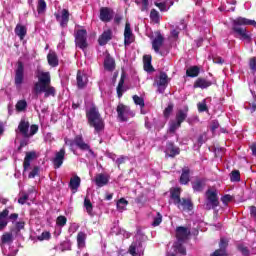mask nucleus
<instances>
[{"instance_id": "nucleus-4", "label": "nucleus", "mask_w": 256, "mask_h": 256, "mask_svg": "<svg viewBox=\"0 0 256 256\" xmlns=\"http://www.w3.org/2000/svg\"><path fill=\"white\" fill-rule=\"evenodd\" d=\"M116 113L117 119L118 121H121V123H125L129 121V119H133V117H135V112L131 110V107L123 103L118 104L116 108Z\"/></svg>"}, {"instance_id": "nucleus-48", "label": "nucleus", "mask_w": 256, "mask_h": 256, "mask_svg": "<svg viewBox=\"0 0 256 256\" xmlns=\"http://www.w3.org/2000/svg\"><path fill=\"white\" fill-rule=\"evenodd\" d=\"M135 2L141 6V11H147L149 9V0H136Z\"/></svg>"}, {"instance_id": "nucleus-54", "label": "nucleus", "mask_w": 256, "mask_h": 256, "mask_svg": "<svg viewBox=\"0 0 256 256\" xmlns=\"http://www.w3.org/2000/svg\"><path fill=\"white\" fill-rule=\"evenodd\" d=\"M197 107H198V111L200 113H203V112L207 111V102H206V100H203L202 102L198 103Z\"/></svg>"}, {"instance_id": "nucleus-8", "label": "nucleus", "mask_w": 256, "mask_h": 256, "mask_svg": "<svg viewBox=\"0 0 256 256\" xmlns=\"http://www.w3.org/2000/svg\"><path fill=\"white\" fill-rule=\"evenodd\" d=\"M167 85H169V76H167L165 72H160V74L155 77L154 86L158 88L160 93H165Z\"/></svg>"}, {"instance_id": "nucleus-9", "label": "nucleus", "mask_w": 256, "mask_h": 256, "mask_svg": "<svg viewBox=\"0 0 256 256\" xmlns=\"http://www.w3.org/2000/svg\"><path fill=\"white\" fill-rule=\"evenodd\" d=\"M75 43L76 47L79 49H87V30L81 29L78 30L75 34Z\"/></svg>"}, {"instance_id": "nucleus-29", "label": "nucleus", "mask_w": 256, "mask_h": 256, "mask_svg": "<svg viewBox=\"0 0 256 256\" xmlns=\"http://www.w3.org/2000/svg\"><path fill=\"white\" fill-rule=\"evenodd\" d=\"M189 111V108L187 106L184 107L183 110H178L176 113V121L179 122L180 124L187 119V113Z\"/></svg>"}, {"instance_id": "nucleus-24", "label": "nucleus", "mask_w": 256, "mask_h": 256, "mask_svg": "<svg viewBox=\"0 0 256 256\" xmlns=\"http://www.w3.org/2000/svg\"><path fill=\"white\" fill-rule=\"evenodd\" d=\"M211 85V81L203 78H198L194 83V89H207V87H211Z\"/></svg>"}, {"instance_id": "nucleus-57", "label": "nucleus", "mask_w": 256, "mask_h": 256, "mask_svg": "<svg viewBox=\"0 0 256 256\" xmlns=\"http://www.w3.org/2000/svg\"><path fill=\"white\" fill-rule=\"evenodd\" d=\"M249 67H250L253 75H255V73H256V57H253L250 59Z\"/></svg>"}, {"instance_id": "nucleus-19", "label": "nucleus", "mask_w": 256, "mask_h": 256, "mask_svg": "<svg viewBox=\"0 0 256 256\" xmlns=\"http://www.w3.org/2000/svg\"><path fill=\"white\" fill-rule=\"evenodd\" d=\"M176 205L180 211H191L193 209V203L189 199H180V202H177Z\"/></svg>"}, {"instance_id": "nucleus-41", "label": "nucleus", "mask_w": 256, "mask_h": 256, "mask_svg": "<svg viewBox=\"0 0 256 256\" xmlns=\"http://www.w3.org/2000/svg\"><path fill=\"white\" fill-rule=\"evenodd\" d=\"M127 205H129V202L125 198H121L117 202L118 211H120V212L125 211V209L127 208Z\"/></svg>"}, {"instance_id": "nucleus-27", "label": "nucleus", "mask_w": 256, "mask_h": 256, "mask_svg": "<svg viewBox=\"0 0 256 256\" xmlns=\"http://www.w3.org/2000/svg\"><path fill=\"white\" fill-rule=\"evenodd\" d=\"M111 37H112L111 30L104 31L103 34L98 39L99 45H107V43L111 41Z\"/></svg>"}, {"instance_id": "nucleus-25", "label": "nucleus", "mask_w": 256, "mask_h": 256, "mask_svg": "<svg viewBox=\"0 0 256 256\" xmlns=\"http://www.w3.org/2000/svg\"><path fill=\"white\" fill-rule=\"evenodd\" d=\"M18 130L23 135V137H29V122L21 120L18 125Z\"/></svg>"}, {"instance_id": "nucleus-30", "label": "nucleus", "mask_w": 256, "mask_h": 256, "mask_svg": "<svg viewBox=\"0 0 256 256\" xmlns=\"http://www.w3.org/2000/svg\"><path fill=\"white\" fill-rule=\"evenodd\" d=\"M194 191L201 192L205 189V179H196L192 183Z\"/></svg>"}, {"instance_id": "nucleus-60", "label": "nucleus", "mask_w": 256, "mask_h": 256, "mask_svg": "<svg viewBox=\"0 0 256 256\" xmlns=\"http://www.w3.org/2000/svg\"><path fill=\"white\" fill-rule=\"evenodd\" d=\"M175 248H176V251H178V253H181V255H185V253L187 252L185 250V246L181 245L180 242L175 244Z\"/></svg>"}, {"instance_id": "nucleus-35", "label": "nucleus", "mask_w": 256, "mask_h": 256, "mask_svg": "<svg viewBox=\"0 0 256 256\" xmlns=\"http://www.w3.org/2000/svg\"><path fill=\"white\" fill-rule=\"evenodd\" d=\"M87 239V234H85L84 232H79L77 235V243H78V247L79 249H83V247H85V241Z\"/></svg>"}, {"instance_id": "nucleus-59", "label": "nucleus", "mask_w": 256, "mask_h": 256, "mask_svg": "<svg viewBox=\"0 0 256 256\" xmlns=\"http://www.w3.org/2000/svg\"><path fill=\"white\" fill-rule=\"evenodd\" d=\"M156 7H158V9L160 11H169V7H167V3L165 2H160V3H155Z\"/></svg>"}, {"instance_id": "nucleus-56", "label": "nucleus", "mask_w": 256, "mask_h": 256, "mask_svg": "<svg viewBox=\"0 0 256 256\" xmlns=\"http://www.w3.org/2000/svg\"><path fill=\"white\" fill-rule=\"evenodd\" d=\"M221 201L224 205H228L229 203H231V201H233V196L226 194L222 196Z\"/></svg>"}, {"instance_id": "nucleus-23", "label": "nucleus", "mask_w": 256, "mask_h": 256, "mask_svg": "<svg viewBox=\"0 0 256 256\" xmlns=\"http://www.w3.org/2000/svg\"><path fill=\"white\" fill-rule=\"evenodd\" d=\"M57 21H59L61 27H67V23H69V10L63 9L60 17L57 16Z\"/></svg>"}, {"instance_id": "nucleus-26", "label": "nucleus", "mask_w": 256, "mask_h": 256, "mask_svg": "<svg viewBox=\"0 0 256 256\" xmlns=\"http://www.w3.org/2000/svg\"><path fill=\"white\" fill-rule=\"evenodd\" d=\"M48 65L50 67H57L59 65V58L57 57V53L50 51L47 55Z\"/></svg>"}, {"instance_id": "nucleus-10", "label": "nucleus", "mask_w": 256, "mask_h": 256, "mask_svg": "<svg viewBox=\"0 0 256 256\" xmlns=\"http://www.w3.org/2000/svg\"><path fill=\"white\" fill-rule=\"evenodd\" d=\"M66 150L65 147H62L59 151H56L54 157L52 158V163L54 169H60L65 161Z\"/></svg>"}, {"instance_id": "nucleus-33", "label": "nucleus", "mask_w": 256, "mask_h": 256, "mask_svg": "<svg viewBox=\"0 0 256 256\" xmlns=\"http://www.w3.org/2000/svg\"><path fill=\"white\" fill-rule=\"evenodd\" d=\"M171 198L173 199L175 205L177 203H180L181 202V189L180 188H174L171 191Z\"/></svg>"}, {"instance_id": "nucleus-6", "label": "nucleus", "mask_w": 256, "mask_h": 256, "mask_svg": "<svg viewBox=\"0 0 256 256\" xmlns=\"http://www.w3.org/2000/svg\"><path fill=\"white\" fill-rule=\"evenodd\" d=\"M206 203L205 209L211 211V209H215L219 207V196H217V189L210 188L205 193Z\"/></svg>"}, {"instance_id": "nucleus-5", "label": "nucleus", "mask_w": 256, "mask_h": 256, "mask_svg": "<svg viewBox=\"0 0 256 256\" xmlns=\"http://www.w3.org/2000/svg\"><path fill=\"white\" fill-rule=\"evenodd\" d=\"M65 145H69L70 147H73L74 145H76V147L80 148L81 151H88L91 157H95V152H93L89 144L83 141V136L78 135L74 138V140H69L65 138Z\"/></svg>"}, {"instance_id": "nucleus-21", "label": "nucleus", "mask_w": 256, "mask_h": 256, "mask_svg": "<svg viewBox=\"0 0 256 256\" xmlns=\"http://www.w3.org/2000/svg\"><path fill=\"white\" fill-rule=\"evenodd\" d=\"M37 158V154L35 152H27L24 158V171H27L31 167V161Z\"/></svg>"}, {"instance_id": "nucleus-3", "label": "nucleus", "mask_w": 256, "mask_h": 256, "mask_svg": "<svg viewBox=\"0 0 256 256\" xmlns=\"http://www.w3.org/2000/svg\"><path fill=\"white\" fill-rule=\"evenodd\" d=\"M86 118L88 119V124L93 127L94 133H101L105 129V120L101 117L99 109L96 106H91L86 110Z\"/></svg>"}, {"instance_id": "nucleus-37", "label": "nucleus", "mask_w": 256, "mask_h": 256, "mask_svg": "<svg viewBox=\"0 0 256 256\" xmlns=\"http://www.w3.org/2000/svg\"><path fill=\"white\" fill-rule=\"evenodd\" d=\"M84 209L86 210L88 215H93V204L91 203L89 197H86L84 199Z\"/></svg>"}, {"instance_id": "nucleus-46", "label": "nucleus", "mask_w": 256, "mask_h": 256, "mask_svg": "<svg viewBox=\"0 0 256 256\" xmlns=\"http://www.w3.org/2000/svg\"><path fill=\"white\" fill-rule=\"evenodd\" d=\"M1 242L3 245L13 243V234L5 233L1 238Z\"/></svg>"}, {"instance_id": "nucleus-32", "label": "nucleus", "mask_w": 256, "mask_h": 256, "mask_svg": "<svg viewBox=\"0 0 256 256\" xmlns=\"http://www.w3.org/2000/svg\"><path fill=\"white\" fill-rule=\"evenodd\" d=\"M104 68L106 71H113L115 69V60L107 56L104 60Z\"/></svg>"}, {"instance_id": "nucleus-14", "label": "nucleus", "mask_w": 256, "mask_h": 256, "mask_svg": "<svg viewBox=\"0 0 256 256\" xmlns=\"http://www.w3.org/2000/svg\"><path fill=\"white\" fill-rule=\"evenodd\" d=\"M113 15H115V13L111 8L102 7L100 9V20H102L104 23H109V21L113 19Z\"/></svg>"}, {"instance_id": "nucleus-51", "label": "nucleus", "mask_w": 256, "mask_h": 256, "mask_svg": "<svg viewBox=\"0 0 256 256\" xmlns=\"http://www.w3.org/2000/svg\"><path fill=\"white\" fill-rule=\"evenodd\" d=\"M179 127H181V123L177 122V120L170 122V127H169L170 133H175V130L179 129Z\"/></svg>"}, {"instance_id": "nucleus-22", "label": "nucleus", "mask_w": 256, "mask_h": 256, "mask_svg": "<svg viewBox=\"0 0 256 256\" xmlns=\"http://www.w3.org/2000/svg\"><path fill=\"white\" fill-rule=\"evenodd\" d=\"M165 153L168 157H175L176 155H179V147H176L173 143L169 142L166 145Z\"/></svg>"}, {"instance_id": "nucleus-12", "label": "nucleus", "mask_w": 256, "mask_h": 256, "mask_svg": "<svg viewBox=\"0 0 256 256\" xmlns=\"http://www.w3.org/2000/svg\"><path fill=\"white\" fill-rule=\"evenodd\" d=\"M135 41V36L133 35V31L131 30V24L126 22L125 30H124V45L129 46L131 43Z\"/></svg>"}, {"instance_id": "nucleus-63", "label": "nucleus", "mask_w": 256, "mask_h": 256, "mask_svg": "<svg viewBox=\"0 0 256 256\" xmlns=\"http://www.w3.org/2000/svg\"><path fill=\"white\" fill-rule=\"evenodd\" d=\"M37 131H39V127L37 125H32L30 127L29 137L35 135V133H37Z\"/></svg>"}, {"instance_id": "nucleus-38", "label": "nucleus", "mask_w": 256, "mask_h": 256, "mask_svg": "<svg viewBox=\"0 0 256 256\" xmlns=\"http://www.w3.org/2000/svg\"><path fill=\"white\" fill-rule=\"evenodd\" d=\"M37 11L39 15H43L47 11V3L45 0H38Z\"/></svg>"}, {"instance_id": "nucleus-40", "label": "nucleus", "mask_w": 256, "mask_h": 256, "mask_svg": "<svg viewBox=\"0 0 256 256\" xmlns=\"http://www.w3.org/2000/svg\"><path fill=\"white\" fill-rule=\"evenodd\" d=\"M31 193H36L35 188H32L28 191V194H22L21 197L18 199V203H20V205H25V203H27V199H29V195H31Z\"/></svg>"}, {"instance_id": "nucleus-50", "label": "nucleus", "mask_w": 256, "mask_h": 256, "mask_svg": "<svg viewBox=\"0 0 256 256\" xmlns=\"http://www.w3.org/2000/svg\"><path fill=\"white\" fill-rule=\"evenodd\" d=\"M163 221V216L161 215V213L157 212L156 217L154 218L152 225L153 227H159V225H161Z\"/></svg>"}, {"instance_id": "nucleus-49", "label": "nucleus", "mask_w": 256, "mask_h": 256, "mask_svg": "<svg viewBox=\"0 0 256 256\" xmlns=\"http://www.w3.org/2000/svg\"><path fill=\"white\" fill-rule=\"evenodd\" d=\"M133 101H134L135 105H139V107H141V109H143L145 107V100H143L142 97H139L138 95H134Z\"/></svg>"}, {"instance_id": "nucleus-15", "label": "nucleus", "mask_w": 256, "mask_h": 256, "mask_svg": "<svg viewBox=\"0 0 256 256\" xmlns=\"http://www.w3.org/2000/svg\"><path fill=\"white\" fill-rule=\"evenodd\" d=\"M129 253L132 256L143 255V245L141 244V242H133L129 247Z\"/></svg>"}, {"instance_id": "nucleus-55", "label": "nucleus", "mask_w": 256, "mask_h": 256, "mask_svg": "<svg viewBox=\"0 0 256 256\" xmlns=\"http://www.w3.org/2000/svg\"><path fill=\"white\" fill-rule=\"evenodd\" d=\"M61 251H71V243L69 241H64L60 245Z\"/></svg>"}, {"instance_id": "nucleus-42", "label": "nucleus", "mask_w": 256, "mask_h": 256, "mask_svg": "<svg viewBox=\"0 0 256 256\" xmlns=\"http://www.w3.org/2000/svg\"><path fill=\"white\" fill-rule=\"evenodd\" d=\"M186 74L188 77H197L199 75V67L192 66L188 68Z\"/></svg>"}, {"instance_id": "nucleus-39", "label": "nucleus", "mask_w": 256, "mask_h": 256, "mask_svg": "<svg viewBox=\"0 0 256 256\" xmlns=\"http://www.w3.org/2000/svg\"><path fill=\"white\" fill-rule=\"evenodd\" d=\"M144 69L148 73H151V71H153V66L151 65V56L149 55L144 56Z\"/></svg>"}, {"instance_id": "nucleus-52", "label": "nucleus", "mask_w": 256, "mask_h": 256, "mask_svg": "<svg viewBox=\"0 0 256 256\" xmlns=\"http://www.w3.org/2000/svg\"><path fill=\"white\" fill-rule=\"evenodd\" d=\"M56 224L59 227H65V225H67V218L65 216H59L56 220Z\"/></svg>"}, {"instance_id": "nucleus-64", "label": "nucleus", "mask_w": 256, "mask_h": 256, "mask_svg": "<svg viewBox=\"0 0 256 256\" xmlns=\"http://www.w3.org/2000/svg\"><path fill=\"white\" fill-rule=\"evenodd\" d=\"M238 249H239L240 252H242V255L249 256V250L247 249V247L238 246Z\"/></svg>"}, {"instance_id": "nucleus-62", "label": "nucleus", "mask_w": 256, "mask_h": 256, "mask_svg": "<svg viewBox=\"0 0 256 256\" xmlns=\"http://www.w3.org/2000/svg\"><path fill=\"white\" fill-rule=\"evenodd\" d=\"M173 112V105H168V107L165 108L164 110V117H169L171 113Z\"/></svg>"}, {"instance_id": "nucleus-17", "label": "nucleus", "mask_w": 256, "mask_h": 256, "mask_svg": "<svg viewBox=\"0 0 256 256\" xmlns=\"http://www.w3.org/2000/svg\"><path fill=\"white\" fill-rule=\"evenodd\" d=\"M227 245V239L221 238L219 243L220 249L216 250L211 256H227V251L225 250L227 249Z\"/></svg>"}, {"instance_id": "nucleus-20", "label": "nucleus", "mask_w": 256, "mask_h": 256, "mask_svg": "<svg viewBox=\"0 0 256 256\" xmlns=\"http://www.w3.org/2000/svg\"><path fill=\"white\" fill-rule=\"evenodd\" d=\"M69 187H70L72 193H77L79 187H81V178L77 175L73 176L70 179Z\"/></svg>"}, {"instance_id": "nucleus-45", "label": "nucleus", "mask_w": 256, "mask_h": 256, "mask_svg": "<svg viewBox=\"0 0 256 256\" xmlns=\"http://www.w3.org/2000/svg\"><path fill=\"white\" fill-rule=\"evenodd\" d=\"M150 19L153 23H159L161 16H159V12L155 9H152L150 12Z\"/></svg>"}, {"instance_id": "nucleus-16", "label": "nucleus", "mask_w": 256, "mask_h": 256, "mask_svg": "<svg viewBox=\"0 0 256 256\" xmlns=\"http://www.w3.org/2000/svg\"><path fill=\"white\" fill-rule=\"evenodd\" d=\"M165 39L161 33L157 32L155 39L152 41V49H154L155 53H159L161 47H163V42Z\"/></svg>"}, {"instance_id": "nucleus-2", "label": "nucleus", "mask_w": 256, "mask_h": 256, "mask_svg": "<svg viewBox=\"0 0 256 256\" xmlns=\"http://www.w3.org/2000/svg\"><path fill=\"white\" fill-rule=\"evenodd\" d=\"M243 25H256L255 20H249L247 18L238 17L233 20L232 31L236 39L241 41H251V34L247 31V28L242 27Z\"/></svg>"}, {"instance_id": "nucleus-44", "label": "nucleus", "mask_w": 256, "mask_h": 256, "mask_svg": "<svg viewBox=\"0 0 256 256\" xmlns=\"http://www.w3.org/2000/svg\"><path fill=\"white\" fill-rule=\"evenodd\" d=\"M123 85H125V78L122 76L119 83H118V86H117V95L118 97H123V93L125 90H123Z\"/></svg>"}, {"instance_id": "nucleus-47", "label": "nucleus", "mask_w": 256, "mask_h": 256, "mask_svg": "<svg viewBox=\"0 0 256 256\" xmlns=\"http://www.w3.org/2000/svg\"><path fill=\"white\" fill-rule=\"evenodd\" d=\"M230 180L232 181V183H235L241 180V174L239 173V170H234L231 172Z\"/></svg>"}, {"instance_id": "nucleus-58", "label": "nucleus", "mask_w": 256, "mask_h": 256, "mask_svg": "<svg viewBox=\"0 0 256 256\" xmlns=\"http://www.w3.org/2000/svg\"><path fill=\"white\" fill-rule=\"evenodd\" d=\"M39 175V167L35 166L32 171L29 173L28 177L29 179H35Z\"/></svg>"}, {"instance_id": "nucleus-31", "label": "nucleus", "mask_w": 256, "mask_h": 256, "mask_svg": "<svg viewBox=\"0 0 256 256\" xmlns=\"http://www.w3.org/2000/svg\"><path fill=\"white\" fill-rule=\"evenodd\" d=\"M15 33L19 37L21 41L25 39V35H27V28L23 25H17L15 28Z\"/></svg>"}, {"instance_id": "nucleus-28", "label": "nucleus", "mask_w": 256, "mask_h": 256, "mask_svg": "<svg viewBox=\"0 0 256 256\" xmlns=\"http://www.w3.org/2000/svg\"><path fill=\"white\" fill-rule=\"evenodd\" d=\"M87 75L81 71H78L77 73V85L79 87V89H83V87H85V85H87Z\"/></svg>"}, {"instance_id": "nucleus-7", "label": "nucleus", "mask_w": 256, "mask_h": 256, "mask_svg": "<svg viewBox=\"0 0 256 256\" xmlns=\"http://www.w3.org/2000/svg\"><path fill=\"white\" fill-rule=\"evenodd\" d=\"M25 81V66L23 65V62H18L17 68L15 70V77H14V83L16 89L18 91H21V87Z\"/></svg>"}, {"instance_id": "nucleus-11", "label": "nucleus", "mask_w": 256, "mask_h": 256, "mask_svg": "<svg viewBox=\"0 0 256 256\" xmlns=\"http://www.w3.org/2000/svg\"><path fill=\"white\" fill-rule=\"evenodd\" d=\"M189 235H191V230L188 228L182 226L176 228V238L178 239V243L187 241Z\"/></svg>"}, {"instance_id": "nucleus-18", "label": "nucleus", "mask_w": 256, "mask_h": 256, "mask_svg": "<svg viewBox=\"0 0 256 256\" xmlns=\"http://www.w3.org/2000/svg\"><path fill=\"white\" fill-rule=\"evenodd\" d=\"M9 223V209H4L0 212V231H3Z\"/></svg>"}, {"instance_id": "nucleus-1", "label": "nucleus", "mask_w": 256, "mask_h": 256, "mask_svg": "<svg viewBox=\"0 0 256 256\" xmlns=\"http://www.w3.org/2000/svg\"><path fill=\"white\" fill-rule=\"evenodd\" d=\"M38 81L33 86V93L41 95L44 93V97H55V87L51 86V73L45 72L41 69H37L35 72Z\"/></svg>"}, {"instance_id": "nucleus-13", "label": "nucleus", "mask_w": 256, "mask_h": 256, "mask_svg": "<svg viewBox=\"0 0 256 256\" xmlns=\"http://www.w3.org/2000/svg\"><path fill=\"white\" fill-rule=\"evenodd\" d=\"M109 179H111L109 174L99 173L95 176L94 183H96L99 188L105 187V185H109Z\"/></svg>"}, {"instance_id": "nucleus-53", "label": "nucleus", "mask_w": 256, "mask_h": 256, "mask_svg": "<svg viewBox=\"0 0 256 256\" xmlns=\"http://www.w3.org/2000/svg\"><path fill=\"white\" fill-rule=\"evenodd\" d=\"M51 239V233L43 232L40 236H38V241H49Z\"/></svg>"}, {"instance_id": "nucleus-61", "label": "nucleus", "mask_w": 256, "mask_h": 256, "mask_svg": "<svg viewBox=\"0 0 256 256\" xmlns=\"http://www.w3.org/2000/svg\"><path fill=\"white\" fill-rule=\"evenodd\" d=\"M210 129H211L212 133H215V131H217V129H219V122L217 120L212 121Z\"/></svg>"}, {"instance_id": "nucleus-36", "label": "nucleus", "mask_w": 256, "mask_h": 256, "mask_svg": "<svg viewBox=\"0 0 256 256\" xmlns=\"http://www.w3.org/2000/svg\"><path fill=\"white\" fill-rule=\"evenodd\" d=\"M180 183L182 185H187L189 183V169L184 168L182 170V174H181V177H180Z\"/></svg>"}, {"instance_id": "nucleus-43", "label": "nucleus", "mask_w": 256, "mask_h": 256, "mask_svg": "<svg viewBox=\"0 0 256 256\" xmlns=\"http://www.w3.org/2000/svg\"><path fill=\"white\" fill-rule=\"evenodd\" d=\"M112 233H114V235H123L124 237H126V239H129V237H131V234L129 232L121 230L119 229V227L112 228Z\"/></svg>"}, {"instance_id": "nucleus-34", "label": "nucleus", "mask_w": 256, "mask_h": 256, "mask_svg": "<svg viewBox=\"0 0 256 256\" xmlns=\"http://www.w3.org/2000/svg\"><path fill=\"white\" fill-rule=\"evenodd\" d=\"M15 107L18 113H25L27 111V100H19Z\"/></svg>"}]
</instances>
